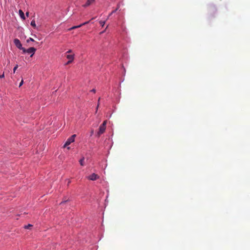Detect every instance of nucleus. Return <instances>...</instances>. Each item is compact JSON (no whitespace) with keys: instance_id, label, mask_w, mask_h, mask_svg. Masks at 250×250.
<instances>
[{"instance_id":"obj_18","label":"nucleus","mask_w":250,"mask_h":250,"mask_svg":"<svg viewBox=\"0 0 250 250\" xmlns=\"http://www.w3.org/2000/svg\"><path fill=\"white\" fill-rule=\"evenodd\" d=\"M23 80H22L20 83L19 87H21L23 84Z\"/></svg>"},{"instance_id":"obj_16","label":"nucleus","mask_w":250,"mask_h":250,"mask_svg":"<svg viewBox=\"0 0 250 250\" xmlns=\"http://www.w3.org/2000/svg\"><path fill=\"white\" fill-rule=\"evenodd\" d=\"M90 21H85V22H83V23L81 24L80 25H82V26L83 25H84L87 24H88V23H89Z\"/></svg>"},{"instance_id":"obj_1","label":"nucleus","mask_w":250,"mask_h":250,"mask_svg":"<svg viewBox=\"0 0 250 250\" xmlns=\"http://www.w3.org/2000/svg\"><path fill=\"white\" fill-rule=\"evenodd\" d=\"M106 121H104L103 124L102 125H100V127H99V131L97 133V135L98 136H100L102 134H103L105 130V126H106Z\"/></svg>"},{"instance_id":"obj_2","label":"nucleus","mask_w":250,"mask_h":250,"mask_svg":"<svg viewBox=\"0 0 250 250\" xmlns=\"http://www.w3.org/2000/svg\"><path fill=\"white\" fill-rule=\"evenodd\" d=\"M14 43L15 46L19 49L22 51L25 50V48L23 47L20 41L18 39H15L14 40Z\"/></svg>"},{"instance_id":"obj_4","label":"nucleus","mask_w":250,"mask_h":250,"mask_svg":"<svg viewBox=\"0 0 250 250\" xmlns=\"http://www.w3.org/2000/svg\"><path fill=\"white\" fill-rule=\"evenodd\" d=\"M76 135L75 134H74L72 135L71 137H70L65 143L63 147H66L67 146H69L71 143L74 142L75 137H76Z\"/></svg>"},{"instance_id":"obj_22","label":"nucleus","mask_w":250,"mask_h":250,"mask_svg":"<svg viewBox=\"0 0 250 250\" xmlns=\"http://www.w3.org/2000/svg\"><path fill=\"white\" fill-rule=\"evenodd\" d=\"M72 52V50H69L68 51H67L66 52V53H70V52Z\"/></svg>"},{"instance_id":"obj_3","label":"nucleus","mask_w":250,"mask_h":250,"mask_svg":"<svg viewBox=\"0 0 250 250\" xmlns=\"http://www.w3.org/2000/svg\"><path fill=\"white\" fill-rule=\"evenodd\" d=\"M36 50V49L33 47H30L28 48L27 49H26L25 48V50L22 51L23 53L25 54L26 53H27L28 54H31V57H32L34 54Z\"/></svg>"},{"instance_id":"obj_14","label":"nucleus","mask_w":250,"mask_h":250,"mask_svg":"<svg viewBox=\"0 0 250 250\" xmlns=\"http://www.w3.org/2000/svg\"><path fill=\"white\" fill-rule=\"evenodd\" d=\"M35 42L34 40L32 39V38H29L27 40L26 42L27 43H28L29 42Z\"/></svg>"},{"instance_id":"obj_13","label":"nucleus","mask_w":250,"mask_h":250,"mask_svg":"<svg viewBox=\"0 0 250 250\" xmlns=\"http://www.w3.org/2000/svg\"><path fill=\"white\" fill-rule=\"evenodd\" d=\"M82 26V25H77V26H74L72 27H71L69 30H72V29H76V28H79V27H80Z\"/></svg>"},{"instance_id":"obj_15","label":"nucleus","mask_w":250,"mask_h":250,"mask_svg":"<svg viewBox=\"0 0 250 250\" xmlns=\"http://www.w3.org/2000/svg\"><path fill=\"white\" fill-rule=\"evenodd\" d=\"M105 21H100V23L102 27H103V26H104V24H105Z\"/></svg>"},{"instance_id":"obj_11","label":"nucleus","mask_w":250,"mask_h":250,"mask_svg":"<svg viewBox=\"0 0 250 250\" xmlns=\"http://www.w3.org/2000/svg\"><path fill=\"white\" fill-rule=\"evenodd\" d=\"M119 8V5H118V6H117V8H116V9H115L114 10H113V11L111 12V13L110 14V15H109V16H111L112 14H113V13H115V12H116L118 10Z\"/></svg>"},{"instance_id":"obj_6","label":"nucleus","mask_w":250,"mask_h":250,"mask_svg":"<svg viewBox=\"0 0 250 250\" xmlns=\"http://www.w3.org/2000/svg\"><path fill=\"white\" fill-rule=\"evenodd\" d=\"M66 58L69 60V61L65 63V64H68L73 62L74 60V55H67L66 56Z\"/></svg>"},{"instance_id":"obj_10","label":"nucleus","mask_w":250,"mask_h":250,"mask_svg":"<svg viewBox=\"0 0 250 250\" xmlns=\"http://www.w3.org/2000/svg\"><path fill=\"white\" fill-rule=\"evenodd\" d=\"M84 160V157H83L82 158H81L79 162H80V165L81 166H83L84 165V164H83Z\"/></svg>"},{"instance_id":"obj_9","label":"nucleus","mask_w":250,"mask_h":250,"mask_svg":"<svg viewBox=\"0 0 250 250\" xmlns=\"http://www.w3.org/2000/svg\"><path fill=\"white\" fill-rule=\"evenodd\" d=\"M31 25L34 27V28L36 29L37 26H36V22H35V21L34 20H33L31 21Z\"/></svg>"},{"instance_id":"obj_12","label":"nucleus","mask_w":250,"mask_h":250,"mask_svg":"<svg viewBox=\"0 0 250 250\" xmlns=\"http://www.w3.org/2000/svg\"><path fill=\"white\" fill-rule=\"evenodd\" d=\"M32 226V225L29 224L27 225H25L24 228L26 229H30Z\"/></svg>"},{"instance_id":"obj_23","label":"nucleus","mask_w":250,"mask_h":250,"mask_svg":"<svg viewBox=\"0 0 250 250\" xmlns=\"http://www.w3.org/2000/svg\"><path fill=\"white\" fill-rule=\"evenodd\" d=\"M26 15L28 17L29 16V12H26Z\"/></svg>"},{"instance_id":"obj_19","label":"nucleus","mask_w":250,"mask_h":250,"mask_svg":"<svg viewBox=\"0 0 250 250\" xmlns=\"http://www.w3.org/2000/svg\"><path fill=\"white\" fill-rule=\"evenodd\" d=\"M4 77V73L3 72L2 74L0 75V78H3Z\"/></svg>"},{"instance_id":"obj_20","label":"nucleus","mask_w":250,"mask_h":250,"mask_svg":"<svg viewBox=\"0 0 250 250\" xmlns=\"http://www.w3.org/2000/svg\"><path fill=\"white\" fill-rule=\"evenodd\" d=\"M90 91L92 92L95 93L96 92V89H92V90H91Z\"/></svg>"},{"instance_id":"obj_7","label":"nucleus","mask_w":250,"mask_h":250,"mask_svg":"<svg viewBox=\"0 0 250 250\" xmlns=\"http://www.w3.org/2000/svg\"><path fill=\"white\" fill-rule=\"evenodd\" d=\"M95 0H87L84 4L83 5V7H87L90 5Z\"/></svg>"},{"instance_id":"obj_21","label":"nucleus","mask_w":250,"mask_h":250,"mask_svg":"<svg viewBox=\"0 0 250 250\" xmlns=\"http://www.w3.org/2000/svg\"><path fill=\"white\" fill-rule=\"evenodd\" d=\"M66 202V201H62V202L60 203V205L63 204V203H65Z\"/></svg>"},{"instance_id":"obj_5","label":"nucleus","mask_w":250,"mask_h":250,"mask_svg":"<svg viewBox=\"0 0 250 250\" xmlns=\"http://www.w3.org/2000/svg\"><path fill=\"white\" fill-rule=\"evenodd\" d=\"M99 178V176L95 174V173H92L90 175L88 176V179L92 180V181H95L97 179H98Z\"/></svg>"},{"instance_id":"obj_8","label":"nucleus","mask_w":250,"mask_h":250,"mask_svg":"<svg viewBox=\"0 0 250 250\" xmlns=\"http://www.w3.org/2000/svg\"><path fill=\"white\" fill-rule=\"evenodd\" d=\"M19 15L20 16V17L22 19L25 20V16H24V12L21 10H19Z\"/></svg>"},{"instance_id":"obj_17","label":"nucleus","mask_w":250,"mask_h":250,"mask_svg":"<svg viewBox=\"0 0 250 250\" xmlns=\"http://www.w3.org/2000/svg\"><path fill=\"white\" fill-rule=\"evenodd\" d=\"M18 64H16V66H15V67H14L13 68V71H14V73L15 72V71L18 68Z\"/></svg>"}]
</instances>
